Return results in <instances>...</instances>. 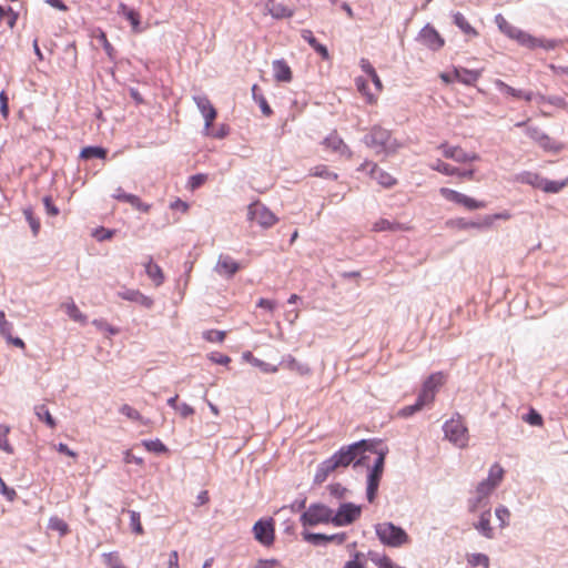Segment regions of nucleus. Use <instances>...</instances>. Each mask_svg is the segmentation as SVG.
Instances as JSON below:
<instances>
[{
  "mask_svg": "<svg viewBox=\"0 0 568 568\" xmlns=\"http://www.w3.org/2000/svg\"><path fill=\"white\" fill-rule=\"evenodd\" d=\"M386 450L371 449L368 454H364L355 462L354 467L365 466L368 468L367 475V500L374 503L379 481L382 479L385 466Z\"/></svg>",
  "mask_w": 568,
  "mask_h": 568,
  "instance_id": "nucleus-1",
  "label": "nucleus"
},
{
  "mask_svg": "<svg viewBox=\"0 0 568 568\" xmlns=\"http://www.w3.org/2000/svg\"><path fill=\"white\" fill-rule=\"evenodd\" d=\"M495 21L499 28V30L506 34L508 38L517 41L520 45L526 47L528 49L536 48H545L552 49L555 47L554 42L536 38L515 26L510 24L501 14H497L495 17Z\"/></svg>",
  "mask_w": 568,
  "mask_h": 568,
  "instance_id": "nucleus-2",
  "label": "nucleus"
},
{
  "mask_svg": "<svg viewBox=\"0 0 568 568\" xmlns=\"http://www.w3.org/2000/svg\"><path fill=\"white\" fill-rule=\"evenodd\" d=\"M365 143L368 148L374 150L376 154L388 155L395 153L399 148V144L392 136V133L382 126H374L365 136Z\"/></svg>",
  "mask_w": 568,
  "mask_h": 568,
  "instance_id": "nucleus-3",
  "label": "nucleus"
},
{
  "mask_svg": "<svg viewBox=\"0 0 568 568\" xmlns=\"http://www.w3.org/2000/svg\"><path fill=\"white\" fill-rule=\"evenodd\" d=\"M375 532L381 542L388 547L398 548L410 542L407 532L393 523H379L375 526Z\"/></svg>",
  "mask_w": 568,
  "mask_h": 568,
  "instance_id": "nucleus-4",
  "label": "nucleus"
},
{
  "mask_svg": "<svg viewBox=\"0 0 568 568\" xmlns=\"http://www.w3.org/2000/svg\"><path fill=\"white\" fill-rule=\"evenodd\" d=\"M371 449L372 444H368L367 440H361L347 447H342L337 453L328 458V462L336 470L339 467H347L358 456L361 457L364 454H368Z\"/></svg>",
  "mask_w": 568,
  "mask_h": 568,
  "instance_id": "nucleus-5",
  "label": "nucleus"
},
{
  "mask_svg": "<svg viewBox=\"0 0 568 568\" xmlns=\"http://www.w3.org/2000/svg\"><path fill=\"white\" fill-rule=\"evenodd\" d=\"M445 437L455 446L465 448L468 445V429L460 415L452 417L444 424Z\"/></svg>",
  "mask_w": 568,
  "mask_h": 568,
  "instance_id": "nucleus-6",
  "label": "nucleus"
},
{
  "mask_svg": "<svg viewBox=\"0 0 568 568\" xmlns=\"http://www.w3.org/2000/svg\"><path fill=\"white\" fill-rule=\"evenodd\" d=\"M447 376L437 372L432 374L423 384L417 396V402L423 406H428L435 400L436 393L446 383Z\"/></svg>",
  "mask_w": 568,
  "mask_h": 568,
  "instance_id": "nucleus-7",
  "label": "nucleus"
},
{
  "mask_svg": "<svg viewBox=\"0 0 568 568\" xmlns=\"http://www.w3.org/2000/svg\"><path fill=\"white\" fill-rule=\"evenodd\" d=\"M303 526H316L320 524H333V510L323 504H312L301 515Z\"/></svg>",
  "mask_w": 568,
  "mask_h": 568,
  "instance_id": "nucleus-8",
  "label": "nucleus"
},
{
  "mask_svg": "<svg viewBox=\"0 0 568 568\" xmlns=\"http://www.w3.org/2000/svg\"><path fill=\"white\" fill-rule=\"evenodd\" d=\"M247 217L251 222H255L264 229L272 227L278 221L277 216L260 201L248 205Z\"/></svg>",
  "mask_w": 568,
  "mask_h": 568,
  "instance_id": "nucleus-9",
  "label": "nucleus"
},
{
  "mask_svg": "<svg viewBox=\"0 0 568 568\" xmlns=\"http://www.w3.org/2000/svg\"><path fill=\"white\" fill-rule=\"evenodd\" d=\"M439 194L449 202L462 205L469 211L479 210L486 207V203L477 201L470 196H467L458 191L448 187H440Z\"/></svg>",
  "mask_w": 568,
  "mask_h": 568,
  "instance_id": "nucleus-10",
  "label": "nucleus"
},
{
  "mask_svg": "<svg viewBox=\"0 0 568 568\" xmlns=\"http://www.w3.org/2000/svg\"><path fill=\"white\" fill-rule=\"evenodd\" d=\"M362 514V507L352 503H345L339 506L337 511L333 513V525L337 527L348 526L356 521Z\"/></svg>",
  "mask_w": 568,
  "mask_h": 568,
  "instance_id": "nucleus-11",
  "label": "nucleus"
},
{
  "mask_svg": "<svg viewBox=\"0 0 568 568\" xmlns=\"http://www.w3.org/2000/svg\"><path fill=\"white\" fill-rule=\"evenodd\" d=\"M439 149L442 150L443 155L445 158L452 159L458 163H467L480 160V156L477 153H468L460 146H454L447 143H443L439 145Z\"/></svg>",
  "mask_w": 568,
  "mask_h": 568,
  "instance_id": "nucleus-12",
  "label": "nucleus"
},
{
  "mask_svg": "<svg viewBox=\"0 0 568 568\" xmlns=\"http://www.w3.org/2000/svg\"><path fill=\"white\" fill-rule=\"evenodd\" d=\"M255 539L264 546H270L274 541L275 528L273 519L258 520L253 526Z\"/></svg>",
  "mask_w": 568,
  "mask_h": 568,
  "instance_id": "nucleus-13",
  "label": "nucleus"
},
{
  "mask_svg": "<svg viewBox=\"0 0 568 568\" xmlns=\"http://www.w3.org/2000/svg\"><path fill=\"white\" fill-rule=\"evenodd\" d=\"M419 41L425 47L433 51L442 49L445 44L444 38L438 33V31L434 27L429 24L425 26L422 29L419 33Z\"/></svg>",
  "mask_w": 568,
  "mask_h": 568,
  "instance_id": "nucleus-14",
  "label": "nucleus"
},
{
  "mask_svg": "<svg viewBox=\"0 0 568 568\" xmlns=\"http://www.w3.org/2000/svg\"><path fill=\"white\" fill-rule=\"evenodd\" d=\"M194 101L204 118L205 131H209L216 118V110L205 95L195 97Z\"/></svg>",
  "mask_w": 568,
  "mask_h": 568,
  "instance_id": "nucleus-15",
  "label": "nucleus"
},
{
  "mask_svg": "<svg viewBox=\"0 0 568 568\" xmlns=\"http://www.w3.org/2000/svg\"><path fill=\"white\" fill-rule=\"evenodd\" d=\"M495 488L496 487L487 480L479 483L476 487V497L470 500L469 510L476 511L478 508H480L483 503L489 497Z\"/></svg>",
  "mask_w": 568,
  "mask_h": 568,
  "instance_id": "nucleus-16",
  "label": "nucleus"
},
{
  "mask_svg": "<svg viewBox=\"0 0 568 568\" xmlns=\"http://www.w3.org/2000/svg\"><path fill=\"white\" fill-rule=\"evenodd\" d=\"M367 166H371L369 172L372 178L375 179L383 187L389 189L397 183L395 178H393L389 173L379 170L375 163H365L361 169L366 170Z\"/></svg>",
  "mask_w": 568,
  "mask_h": 568,
  "instance_id": "nucleus-17",
  "label": "nucleus"
},
{
  "mask_svg": "<svg viewBox=\"0 0 568 568\" xmlns=\"http://www.w3.org/2000/svg\"><path fill=\"white\" fill-rule=\"evenodd\" d=\"M273 67V73L274 79L277 82H285L288 83L293 79V72L291 67L287 64V62L283 59L275 60L272 63Z\"/></svg>",
  "mask_w": 568,
  "mask_h": 568,
  "instance_id": "nucleus-18",
  "label": "nucleus"
},
{
  "mask_svg": "<svg viewBox=\"0 0 568 568\" xmlns=\"http://www.w3.org/2000/svg\"><path fill=\"white\" fill-rule=\"evenodd\" d=\"M410 227L406 224H403V223H399V222H393V221H389L387 219H379L377 220L373 226H372V231L373 232H406V231H409Z\"/></svg>",
  "mask_w": 568,
  "mask_h": 568,
  "instance_id": "nucleus-19",
  "label": "nucleus"
},
{
  "mask_svg": "<svg viewBox=\"0 0 568 568\" xmlns=\"http://www.w3.org/2000/svg\"><path fill=\"white\" fill-rule=\"evenodd\" d=\"M118 295L122 300L138 303L146 308H150L153 305V300L141 293L139 290H125L123 292H119Z\"/></svg>",
  "mask_w": 568,
  "mask_h": 568,
  "instance_id": "nucleus-20",
  "label": "nucleus"
},
{
  "mask_svg": "<svg viewBox=\"0 0 568 568\" xmlns=\"http://www.w3.org/2000/svg\"><path fill=\"white\" fill-rule=\"evenodd\" d=\"M118 13L122 14L131 24L132 31L134 33H140L142 31L141 24V16L138 11L132 8H129L125 3H120Z\"/></svg>",
  "mask_w": 568,
  "mask_h": 568,
  "instance_id": "nucleus-21",
  "label": "nucleus"
},
{
  "mask_svg": "<svg viewBox=\"0 0 568 568\" xmlns=\"http://www.w3.org/2000/svg\"><path fill=\"white\" fill-rule=\"evenodd\" d=\"M481 72L466 68H454V79L466 85H474L480 78Z\"/></svg>",
  "mask_w": 568,
  "mask_h": 568,
  "instance_id": "nucleus-22",
  "label": "nucleus"
},
{
  "mask_svg": "<svg viewBox=\"0 0 568 568\" xmlns=\"http://www.w3.org/2000/svg\"><path fill=\"white\" fill-rule=\"evenodd\" d=\"M495 85L500 92H503L507 95H510L515 99H524L525 101H528V102L532 100V92L515 89V88L508 85L507 83H505L503 80H499V79L495 80Z\"/></svg>",
  "mask_w": 568,
  "mask_h": 568,
  "instance_id": "nucleus-23",
  "label": "nucleus"
},
{
  "mask_svg": "<svg viewBox=\"0 0 568 568\" xmlns=\"http://www.w3.org/2000/svg\"><path fill=\"white\" fill-rule=\"evenodd\" d=\"M240 270V265L229 255H220L216 272L222 275L233 276Z\"/></svg>",
  "mask_w": 568,
  "mask_h": 568,
  "instance_id": "nucleus-24",
  "label": "nucleus"
},
{
  "mask_svg": "<svg viewBox=\"0 0 568 568\" xmlns=\"http://www.w3.org/2000/svg\"><path fill=\"white\" fill-rule=\"evenodd\" d=\"M301 37L317 52L322 59L329 60V53L325 45L321 44L313 32L308 29H304L301 31Z\"/></svg>",
  "mask_w": 568,
  "mask_h": 568,
  "instance_id": "nucleus-25",
  "label": "nucleus"
},
{
  "mask_svg": "<svg viewBox=\"0 0 568 568\" xmlns=\"http://www.w3.org/2000/svg\"><path fill=\"white\" fill-rule=\"evenodd\" d=\"M266 10L275 19L290 18L294 13L292 9L274 0H270L266 3Z\"/></svg>",
  "mask_w": 568,
  "mask_h": 568,
  "instance_id": "nucleus-26",
  "label": "nucleus"
},
{
  "mask_svg": "<svg viewBox=\"0 0 568 568\" xmlns=\"http://www.w3.org/2000/svg\"><path fill=\"white\" fill-rule=\"evenodd\" d=\"M324 145L332 150L333 152H337L342 155H349L351 152H349V149L348 146L344 143V141L337 135V134H331L328 135L325 140H324Z\"/></svg>",
  "mask_w": 568,
  "mask_h": 568,
  "instance_id": "nucleus-27",
  "label": "nucleus"
},
{
  "mask_svg": "<svg viewBox=\"0 0 568 568\" xmlns=\"http://www.w3.org/2000/svg\"><path fill=\"white\" fill-rule=\"evenodd\" d=\"M63 311L68 314V316L82 325L87 324L88 317L85 314H83L79 307L75 305V303L70 300L69 302H65L61 305Z\"/></svg>",
  "mask_w": 568,
  "mask_h": 568,
  "instance_id": "nucleus-28",
  "label": "nucleus"
},
{
  "mask_svg": "<svg viewBox=\"0 0 568 568\" xmlns=\"http://www.w3.org/2000/svg\"><path fill=\"white\" fill-rule=\"evenodd\" d=\"M511 213L509 211H503L496 214L485 215L480 221H477V230L490 229L497 220H510Z\"/></svg>",
  "mask_w": 568,
  "mask_h": 568,
  "instance_id": "nucleus-29",
  "label": "nucleus"
},
{
  "mask_svg": "<svg viewBox=\"0 0 568 568\" xmlns=\"http://www.w3.org/2000/svg\"><path fill=\"white\" fill-rule=\"evenodd\" d=\"M475 528L486 538H494V529L490 526V510H486L480 515L478 523L475 525Z\"/></svg>",
  "mask_w": 568,
  "mask_h": 568,
  "instance_id": "nucleus-30",
  "label": "nucleus"
},
{
  "mask_svg": "<svg viewBox=\"0 0 568 568\" xmlns=\"http://www.w3.org/2000/svg\"><path fill=\"white\" fill-rule=\"evenodd\" d=\"M145 272L155 286H160L164 282L162 268L158 264L153 263L151 258L145 264Z\"/></svg>",
  "mask_w": 568,
  "mask_h": 568,
  "instance_id": "nucleus-31",
  "label": "nucleus"
},
{
  "mask_svg": "<svg viewBox=\"0 0 568 568\" xmlns=\"http://www.w3.org/2000/svg\"><path fill=\"white\" fill-rule=\"evenodd\" d=\"M454 23L467 36L477 37V30L471 27V24L467 21L465 16L460 12H456L454 16Z\"/></svg>",
  "mask_w": 568,
  "mask_h": 568,
  "instance_id": "nucleus-32",
  "label": "nucleus"
},
{
  "mask_svg": "<svg viewBox=\"0 0 568 568\" xmlns=\"http://www.w3.org/2000/svg\"><path fill=\"white\" fill-rule=\"evenodd\" d=\"M355 84H356L358 92L365 98V100L368 104H375L377 102V94L368 91V84L364 78H362V77L356 78Z\"/></svg>",
  "mask_w": 568,
  "mask_h": 568,
  "instance_id": "nucleus-33",
  "label": "nucleus"
},
{
  "mask_svg": "<svg viewBox=\"0 0 568 568\" xmlns=\"http://www.w3.org/2000/svg\"><path fill=\"white\" fill-rule=\"evenodd\" d=\"M287 369L297 373L301 376H307L311 374L312 369L307 364L298 362L295 357L288 356L286 361Z\"/></svg>",
  "mask_w": 568,
  "mask_h": 568,
  "instance_id": "nucleus-34",
  "label": "nucleus"
},
{
  "mask_svg": "<svg viewBox=\"0 0 568 568\" xmlns=\"http://www.w3.org/2000/svg\"><path fill=\"white\" fill-rule=\"evenodd\" d=\"M244 358L247 359L252 365L258 367L264 373L274 374L277 372V366L265 363L254 357L250 352L244 354Z\"/></svg>",
  "mask_w": 568,
  "mask_h": 568,
  "instance_id": "nucleus-35",
  "label": "nucleus"
},
{
  "mask_svg": "<svg viewBox=\"0 0 568 568\" xmlns=\"http://www.w3.org/2000/svg\"><path fill=\"white\" fill-rule=\"evenodd\" d=\"M447 225L452 229L458 230V231H466L470 229L477 230V221H469L464 217H457L447 222Z\"/></svg>",
  "mask_w": 568,
  "mask_h": 568,
  "instance_id": "nucleus-36",
  "label": "nucleus"
},
{
  "mask_svg": "<svg viewBox=\"0 0 568 568\" xmlns=\"http://www.w3.org/2000/svg\"><path fill=\"white\" fill-rule=\"evenodd\" d=\"M335 469L332 466V464L328 462V459L324 460L316 470V474L314 476V481L317 484H322L326 480L328 475L333 473Z\"/></svg>",
  "mask_w": 568,
  "mask_h": 568,
  "instance_id": "nucleus-37",
  "label": "nucleus"
},
{
  "mask_svg": "<svg viewBox=\"0 0 568 568\" xmlns=\"http://www.w3.org/2000/svg\"><path fill=\"white\" fill-rule=\"evenodd\" d=\"M80 158L84 160L99 158V159H105L106 158V150L101 146H87L82 149L80 153Z\"/></svg>",
  "mask_w": 568,
  "mask_h": 568,
  "instance_id": "nucleus-38",
  "label": "nucleus"
},
{
  "mask_svg": "<svg viewBox=\"0 0 568 568\" xmlns=\"http://www.w3.org/2000/svg\"><path fill=\"white\" fill-rule=\"evenodd\" d=\"M34 413L36 415L38 416V418L40 420H43L45 422V424L50 427V428H54L55 427V420L54 418L51 416L48 407L45 405H38L34 407Z\"/></svg>",
  "mask_w": 568,
  "mask_h": 568,
  "instance_id": "nucleus-39",
  "label": "nucleus"
},
{
  "mask_svg": "<svg viewBox=\"0 0 568 568\" xmlns=\"http://www.w3.org/2000/svg\"><path fill=\"white\" fill-rule=\"evenodd\" d=\"M430 168L437 172H440L445 175L453 176L458 173V168L453 166L442 160H437L434 162Z\"/></svg>",
  "mask_w": 568,
  "mask_h": 568,
  "instance_id": "nucleus-40",
  "label": "nucleus"
},
{
  "mask_svg": "<svg viewBox=\"0 0 568 568\" xmlns=\"http://www.w3.org/2000/svg\"><path fill=\"white\" fill-rule=\"evenodd\" d=\"M504 477V469L499 464H494L489 469L488 478L486 479L488 483L493 484L495 487L499 485Z\"/></svg>",
  "mask_w": 568,
  "mask_h": 568,
  "instance_id": "nucleus-41",
  "label": "nucleus"
},
{
  "mask_svg": "<svg viewBox=\"0 0 568 568\" xmlns=\"http://www.w3.org/2000/svg\"><path fill=\"white\" fill-rule=\"evenodd\" d=\"M520 181L541 190L544 178L537 173L525 172L524 174H521Z\"/></svg>",
  "mask_w": 568,
  "mask_h": 568,
  "instance_id": "nucleus-42",
  "label": "nucleus"
},
{
  "mask_svg": "<svg viewBox=\"0 0 568 568\" xmlns=\"http://www.w3.org/2000/svg\"><path fill=\"white\" fill-rule=\"evenodd\" d=\"M310 175L316 176V178H323V179H332L336 180L337 174L334 172H331L326 165H316L310 170Z\"/></svg>",
  "mask_w": 568,
  "mask_h": 568,
  "instance_id": "nucleus-43",
  "label": "nucleus"
},
{
  "mask_svg": "<svg viewBox=\"0 0 568 568\" xmlns=\"http://www.w3.org/2000/svg\"><path fill=\"white\" fill-rule=\"evenodd\" d=\"M567 183H568V179L562 182L549 181L547 179H544L541 190L546 193H558L567 185Z\"/></svg>",
  "mask_w": 568,
  "mask_h": 568,
  "instance_id": "nucleus-44",
  "label": "nucleus"
},
{
  "mask_svg": "<svg viewBox=\"0 0 568 568\" xmlns=\"http://www.w3.org/2000/svg\"><path fill=\"white\" fill-rule=\"evenodd\" d=\"M49 528L58 531L61 536L69 532V525L59 517H51L49 520Z\"/></svg>",
  "mask_w": 568,
  "mask_h": 568,
  "instance_id": "nucleus-45",
  "label": "nucleus"
},
{
  "mask_svg": "<svg viewBox=\"0 0 568 568\" xmlns=\"http://www.w3.org/2000/svg\"><path fill=\"white\" fill-rule=\"evenodd\" d=\"M302 537L305 541L312 544V545H322L327 542V535L324 534H314L310 531H303Z\"/></svg>",
  "mask_w": 568,
  "mask_h": 568,
  "instance_id": "nucleus-46",
  "label": "nucleus"
},
{
  "mask_svg": "<svg viewBox=\"0 0 568 568\" xmlns=\"http://www.w3.org/2000/svg\"><path fill=\"white\" fill-rule=\"evenodd\" d=\"M10 428L8 426H0V449L7 454H13V447L8 440Z\"/></svg>",
  "mask_w": 568,
  "mask_h": 568,
  "instance_id": "nucleus-47",
  "label": "nucleus"
},
{
  "mask_svg": "<svg viewBox=\"0 0 568 568\" xmlns=\"http://www.w3.org/2000/svg\"><path fill=\"white\" fill-rule=\"evenodd\" d=\"M103 559L109 568H125L118 552L104 554Z\"/></svg>",
  "mask_w": 568,
  "mask_h": 568,
  "instance_id": "nucleus-48",
  "label": "nucleus"
},
{
  "mask_svg": "<svg viewBox=\"0 0 568 568\" xmlns=\"http://www.w3.org/2000/svg\"><path fill=\"white\" fill-rule=\"evenodd\" d=\"M495 515L497 519L499 520L500 528H505L509 524L510 519V511L505 506H499L495 510Z\"/></svg>",
  "mask_w": 568,
  "mask_h": 568,
  "instance_id": "nucleus-49",
  "label": "nucleus"
},
{
  "mask_svg": "<svg viewBox=\"0 0 568 568\" xmlns=\"http://www.w3.org/2000/svg\"><path fill=\"white\" fill-rule=\"evenodd\" d=\"M23 214L32 230L33 235L37 236L39 234L40 226H41L40 221L33 215V212L31 209H26L23 211Z\"/></svg>",
  "mask_w": 568,
  "mask_h": 568,
  "instance_id": "nucleus-50",
  "label": "nucleus"
},
{
  "mask_svg": "<svg viewBox=\"0 0 568 568\" xmlns=\"http://www.w3.org/2000/svg\"><path fill=\"white\" fill-rule=\"evenodd\" d=\"M129 515H130V524H131L132 530L136 535H143L144 530H143V527L141 524L140 514L135 510H130Z\"/></svg>",
  "mask_w": 568,
  "mask_h": 568,
  "instance_id": "nucleus-51",
  "label": "nucleus"
},
{
  "mask_svg": "<svg viewBox=\"0 0 568 568\" xmlns=\"http://www.w3.org/2000/svg\"><path fill=\"white\" fill-rule=\"evenodd\" d=\"M97 38L101 42V44H102L105 53L108 54V57L112 59L114 57V48L109 42L105 32L103 30H101V29H98Z\"/></svg>",
  "mask_w": 568,
  "mask_h": 568,
  "instance_id": "nucleus-52",
  "label": "nucleus"
},
{
  "mask_svg": "<svg viewBox=\"0 0 568 568\" xmlns=\"http://www.w3.org/2000/svg\"><path fill=\"white\" fill-rule=\"evenodd\" d=\"M468 564L471 566H484L485 568H489V558L484 554H471L467 558Z\"/></svg>",
  "mask_w": 568,
  "mask_h": 568,
  "instance_id": "nucleus-53",
  "label": "nucleus"
},
{
  "mask_svg": "<svg viewBox=\"0 0 568 568\" xmlns=\"http://www.w3.org/2000/svg\"><path fill=\"white\" fill-rule=\"evenodd\" d=\"M92 324L102 332H106L110 335H116L119 333V328L110 325L106 321L102 318L93 320Z\"/></svg>",
  "mask_w": 568,
  "mask_h": 568,
  "instance_id": "nucleus-54",
  "label": "nucleus"
},
{
  "mask_svg": "<svg viewBox=\"0 0 568 568\" xmlns=\"http://www.w3.org/2000/svg\"><path fill=\"white\" fill-rule=\"evenodd\" d=\"M142 445L149 452H154V453H164V452H166L165 445L160 439L143 440Z\"/></svg>",
  "mask_w": 568,
  "mask_h": 568,
  "instance_id": "nucleus-55",
  "label": "nucleus"
},
{
  "mask_svg": "<svg viewBox=\"0 0 568 568\" xmlns=\"http://www.w3.org/2000/svg\"><path fill=\"white\" fill-rule=\"evenodd\" d=\"M225 336V332L219 329H209L204 333V338L211 343H222Z\"/></svg>",
  "mask_w": 568,
  "mask_h": 568,
  "instance_id": "nucleus-56",
  "label": "nucleus"
},
{
  "mask_svg": "<svg viewBox=\"0 0 568 568\" xmlns=\"http://www.w3.org/2000/svg\"><path fill=\"white\" fill-rule=\"evenodd\" d=\"M120 413L132 420L143 422L141 414L128 404H124L120 407Z\"/></svg>",
  "mask_w": 568,
  "mask_h": 568,
  "instance_id": "nucleus-57",
  "label": "nucleus"
},
{
  "mask_svg": "<svg viewBox=\"0 0 568 568\" xmlns=\"http://www.w3.org/2000/svg\"><path fill=\"white\" fill-rule=\"evenodd\" d=\"M424 407L416 400L414 405H408L400 408L397 413L399 417L407 418L414 415L415 413L422 410Z\"/></svg>",
  "mask_w": 568,
  "mask_h": 568,
  "instance_id": "nucleus-58",
  "label": "nucleus"
},
{
  "mask_svg": "<svg viewBox=\"0 0 568 568\" xmlns=\"http://www.w3.org/2000/svg\"><path fill=\"white\" fill-rule=\"evenodd\" d=\"M12 329V324L6 320L4 312L0 310V334L6 338H10Z\"/></svg>",
  "mask_w": 568,
  "mask_h": 568,
  "instance_id": "nucleus-59",
  "label": "nucleus"
},
{
  "mask_svg": "<svg viewBox=\"0 0 568 568\" xmlns=\"http://www.w3.org/2000/svg\"><path fill=\"white\" fill-rule=\"evenodd\" d=\"M540 148L546 151H559L560 146L550 136L545 134L540 141L537 142Z\"/></svg>",
  "mask_w": 568,
  "mask_h": 568,
  "instance_id": "nucleus-60",
  "label": "nucleus"
},
{
  "mask_svg": "<svg viewBox=\"0 0 568 568\" xmlns=\"http://www.w3.org/2000/svg\"><path fill=\"white\" fill-rule=\"evenodd\" d=\"M539 100L540 102H547L558 108H567V102L560 97H545L540 94Z\"/></svg>",
  "mask_w": 568,
  "mask_h": 568,
  "instance_id": "nucleus-61",
  "label": "nucleus"
},
{
  "mask_svg": "<svg viewBox=\"0 0 568 568\" xmlns=\"http://www.w3.org/2000/svg\"><path fill=\"white\" fill-rule=\"evenodd\" d=\"M528 424L532 426H541L542 425V417L539 413H537L535 409H531L526 417L524 418Z\"/></svg>",
  "mask_w": 568,
  "mask_h": 568,
  "instance_id": "nucleus-62",
  "label": "nucleus"
},
{
  "mask_svg": "<svg viewBox=\"0 0 568 568\" xmlns=\"http://www.w3.org/2000/svg\"><path fill=\"white\" fill-rule=\"evenodd\" d=\"M207 180V176L205 174H195L192 175L189 180V185L191 190H195L203 185Z\"/></svg>",
  "mask_w": 568,
  "mask_h": 568,
  "instance_id": "nucleus-63",
  "label": "nucleus"
},
{
  "mask_svg": "<svg viewBox=\"0 0 568 568\" xmlns=\"http://www.w3.org/2000/svg\"><path fill=\"white\" fill-rule=\"evenodd\" d=\"M0 112L4 119L9 116V99L6 91L0 92Z\"/></svg>",
  "mask_w": 568,
  "mask_h": 568,
  "instance_id": "nucleus-64",
  "label": "nucleus"
}]
</instances>
